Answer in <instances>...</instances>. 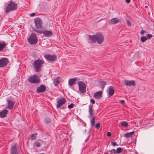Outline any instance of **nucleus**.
<instances>
[{
  "label": "nucleus",
  "instance_id": "f257e3e1",
  "mask_svg": "<svg viewBox=\"0 0 154 154\" xmlns=\"http://www.w3.org/2000/svg\"><path fill=\"white\" fill-rule=\"evenodd\" d=\"M44 63L43 60L38 59L35 60L33 63L32 65L36 72H39L41 70L42 66Z\"/></svg>",
  "mask_w": 154,
  "mask_h": 154
},
{
  "label": "nucleus",
  "instance_id": "f03ea898",
  "mask_svg": "<svg viewBox=\"0 0 154 154\" xmlns=\"http://www.w3.org/2000/svg\"><path fill=\"white\" fill-rule=\"evenodd\" d=\"M27 41L31 45L35 44L38 41L36 35L35 33H31L29 37L28 38Z\"/></svg>",
  "mask_w": 154,
  "mask_h": 154
},
{
  "label": "nucleus",
  "instance_id": "7ed1b4c3",
  "mask_svg": "<svg viewBox=\"0 0 154 154\" xmlns=\"http://www.w3.org/2000/svg\"><path fill=\"white\" fill-rule=\"evenodd\" d=\"M17 8V4L14 2L11 1L10 3L8 4L5 11L6 13L11 11H13L16 9Z\"/></svg>",
  "mask_w": 154,
  "mask_h": 154
},
{
  "label": "nucleus",
  "instance_id": "20e7f679",
  "mask_svg": "<svg viewBox=\"0 0 154 154\" xmlns=\"http://www.w3.org/2000/svg\"><path fill=\"white\" fill-rule=\"evenodd\" d=\"M28 82L33 84H38L40 82V78L36 75L30 76L28 79Z\"/></svg>",
  "mask_w": 154,
  "mask_h": 154
},
{
  "label": "nucleus",
  "instance_id": "39448f33",
  "mask_svg": "<svg viewBox=\"0 0 154 154\" xmlns=\"http://www.w3.org/2000/svg\"><path fill=\"white\" fill-rule=\"evenodd\" d=\"M33 30L39 33L43 34L45 36L47 37H49L53 35V32L51 31L46 30H38L35 28H33Z\"/></svg>",
  "mask_w": 154,
  "mask_h": 154
},
{
  "label": "nucleus",
  "instance_id": "423d86ee",
  "mask_svg": "<svg viewBox=\"0 0 154 154\" xmlns=\"http://www.w3.org/2000/svg\"><path fill=\"white\" fill-rule=\"evenodd\" d=\"M36 28L38 29L42 28V27L43 22L41 19L39 17H37L34 20Z\"/></svg>",
  "mask_w": 154,
  "mask_h": 154
},
{
  "label": "nucleus",
  "instance_id": "0eeeda50",
  "mask_svg": "<svg viewBox=\"0 0 154 154\" xmlns=\"http://www.w3.org/2000/svg\"><path fill=\"white\" fill-rule=\"evenodd\" d=\"M79 91L81 93L84 94L86 92V85L82 81H79L78 83Z\"/></svg>",
  "mask_w": 154,
  "mask_h": 154
},
{
  "label": "nucleus",
  "instance_id": "6e6552de",
  "mask_svg": "<svg viewBox=\"0 0 154 154\" xmlns=\"http://www.w3.org/2000/svg\"><path fill=\"white\" fill-rule=\"evenodd\" d=\"M11 154H19L17 149V144L15 143L11 147Z\"/></svg>",
  "mask_w": 154,
  "mask_h": 154
},
{
  "label": "nucleus",
  "instance_id": "1a4fd4ad",
  "mask_svg": "<svg viewBox=\"0 0 154 154\" xmlns=\"http://www.w3.org/2000/svg\"><path fill=\"white\" fill-rule=\"evenodd\" d=\"M44 57L47 60L51 62L54 61L57 58V56L55 54H46L45 55Z\"/></svg>",
  "mask_w": 154,
  "mask_h": 154
},
{
  "label": "nucleus",
  "instance_id": "9d476101",
  "mask_svg": "<svg viewBox=\"0 0 154 154\" xmlns=\"http://www.w3.org/2000/svg\"><path fill=\"white\" fill-rule=\"evenodd\" d=\"M8 59L6 58H2L0 59V67H4L8 64Z\"/></svg>",
  "mask_w": 154,
  "mask_h": 154
},
{
  "label": "nucleus",
  "instance_id": "9b49d317",
  "mask_svg": "<svg viewBox=\"0 0 154 154\" xmlns=\"http://www.w3.org/2000/svg\"><path fill=\"white\" fill-rule=\"evenodd\" d=\"M66 102V99L64 97H62L57 101V105L56 107L59 108Z\"/></svg>",
  "mask_w": 154,
  "mask_h": 154
},
{
  "label": "nucleus",
  "instance_id": "f8f14e48",
  "mask_svg": "<svg viewBox=\"0 0 154 154\" xmlns=\"http://www.w3.org/2000/svg\"><path fill=\"white\" fill-rule=\"evenodd\" d=\"M97 42L98 44H100L104 40V37L103 35L100 33H97Z\"/></svg>",
  "mask_w": 154,
  "mask_h": 154
},
{
  "label": "nucleus",
  "instance_id": "ddd939ff",
  "mask_svg": "<svg viewBox=\"0 0 154 154\" xmlns=\"http://www.w3.org/2000/svg\"><path fill=\"white\" fill-rule=\"evenodd\" d=\"M46 90V87L44 85H41L37 88L36 91L37 93H40L44 92Z\"/></svg>",
  "mask_w": 154,
  "mask_h": 154
},
{
  "label": "nucleus",
  "instance_id": "4468645a",
  "mask_svg": "<svg viewBox=\"0 0 154 154\" xmlns=\"http://www.w3.org/2000/svg\"><path fill=\"white\" fill-rule=\"evenodd\" d=\"M124 82H125V83L124 85L126 86H135V82L134 80L128 81V80H125Z\"/></svg>",
  "mask_w": 154,
  "mask_h": 154
},
{
  "label": "nucleus",
  "instance_id": "2eb2a0df",
  "mask_svg": "<svg viewBox=\"0 0 154 154\" xmlns=\"http://www.w3.org/2000/svg\"><path fill=\"white\" fill-rule=\"evenodd\" d=\"M102 95V92L101 91H100L95 93L94 95V97L97 99H100L101 98Z\"/></svg>",
  "mask_w": 154,
  "mask_h": 154
},
{
  "label": "nucleus",
  "instance_id": "dca6fc26",
  "mask_svg": "<svg viewBox=\"0 0 154 154\" xmlns=\"http://www.w3.org/2000/svg\"><path fill=\"white\" fill-rule=\"evenodd\" d=\"M89 37L92 43H95L97 41V34L93 35H89Z\"/></svg>",
  "mask_w": 154,
  "mask_h": 154
},
{
  "label": "nucleus",
  "instance_id": "f3484780",
  "mask_svg": "<svg viewBox=\"0 0 154 154\" xmlns=\"http://www.w3.org/2000/svg\"><path fill=\"white\" fill-rule=\"evenodd\" d=\"M7 101L8 103L7 108L9 109H12L13 107V105L14 104L15 102L10 100H8Z\"/></svg>",
  "mask_w": 154,
  "mask_h": 154
},
{
  "label": "nucleus",
  "instance_id": "a211bd4d",
  "mask_svg": "<svg viewBox=\"0 0 154 154\" xmlns=\"http://www.w3.org/2000/svg\"><path fill=\"white\" fill-rule=\"evenodd\" d=\"M77 80V79L76 77L74 78L70 79L69 80V84L70 86H72L76 83L75 81Z\"/></svg>",
  "mask_w": 154,
  "mask_h": 154
},
{
  "label": "nucleus",
  "instance_id": "6ab92c4d",
  "mask_svg": "<svg viewBox=\"0 0 154 154\" xmlns=\"http://www.w3.org/2000/svg\"><path fill=\"white\" fill-rule=\"evenodd\" d=\"M8 111L7 109H5L0 112V117L1 118H4L6 117Z\"/></svg>",
  "mask_w": 154,
  "mask_h": 154
},
{
  "label": "nucleus",
  "instance_id": "aec40b11",
  "mask_svg": "<svg viewBox=\"0 0 154 154\" xmlns=\"http://www.w3.org/2000/svg\"><path fill=\"white\" fill-rule=\"evenodd\" d=\"M120 21L119 19L117 18H113L111 19L110 20V23L112 24H115L117 23Z\"/></svg>",
  "mask_w": 154,
  "mask_h": 154
},
{
  "label": "nucleus",
  "instance_id": "412c9836",
  "mask_svg": "<svg viewBox=\"0 0 154 154\" xmlns=\"http://www.w3.org/2000/svg\"><path fill=\"white\" fill-rule=\"evenodd\" d=\"M6 45L4 42H0V51H2L5 47Z\"/></svg>",
  "mask_w": 154,
  "mask_h": 154
},
{
  "label": "nucleus",
  "instance_id": "4be33fe9",
  "mask_svg": "<svg viewBox=\"0 0 154 154\" xmlns=\"http://www.w3.org/2000/svg\"><path fill=\"white\" fill-rule=\"evenodd\" d=\"M60 77H57L56 79L53 82L55 85L57 86L60 83Z\"/></svg>",
  "mask_w": 154,
  "mask_h": 154
},
{
  "label": "nucleus",
  "instance_id": "5701e85b",
  "mask_svg": "<svg viewBox=\"0 0 154 154\" xmlns=\"http://www.w3.org/2000/svg\"><path fill=\"white\" fill-rule=\"evenodd\" d=\"M134 133V131L129 133H127L124 135V136L126 138H128L130 137Z\"/></svg>",
  "mask_w": 154,
  "mask_h": 154
},
{
  "label": "nucleus",
  "instance_id": "b1692460",
  "mask_svg": "<svg viewBox=\"0 0 154 154\" xmlns=\"http://www.w3.org/2000/svg\"><path fill=\"white\" fill-rule=\"evenodd\" d=\"M92 106H91L90 105L89 106V112L90 114V116H89V117L93 116V110L92 109Z\"/></svg>",
  "mask_w": 154,
  "mask_h": 154
},
{
  "label": "nucleus",
  "instance_id": "393cba45",
  "mask_svg": "<svg viewBox=\"0 0 154 154\" xmlns=\"http://www.w3.org/2000/svg\"><path fill=\"white\" fill-rule=\"evenodd\" d=\"M112 87L111 86L110 88H109V94L110 96H112L114 93V89L113 88H111Z\"/></svg>",
  "mask_w": 154,
  "mask_h": 154
},
{
  "label": "nucleus",
  "instance_id": "a878e982",
  "mask_svg": "<svg viewBox=\"0 0 154 154\" xmlns=\"http://www.w3.org/2000/svg\"><path fill=\"white\" fill-rule=\"evenodd\" d=\"M92 118L90 119L91 125L92 127H93L95 124V116H92Z\"/></svg>",
  "mask_w": 154,
  "mask_h": 154
},
{
  "label": "nucleus",
  "instance_id": "bb28decb",
  "mask_svg": "<svg viewBox=\"0 0 154 154\" xmlns=\"http://www.w3.org/2000/svg\"><path fill=\"white\" fill-rule=\"evenodd\" d=\"M100 84L101 86V88L103 90L106 85V82L105 81H101L100 82Z\"/></svg>",
  "mask_w": 154,
  "mask_h": 154
},
{
  "label": "nucleus",
  "instance_id": "cd10ccee",
  "mask_svg": "<svg viewBox=\"0 0 154 154\" xmlns=\"http://www.w3.org/2000/svg\"><path fill=\"white\" fill-rule=\"evenodd\" d=\"M120 124L122 126L126 128L128 126V123L125 121H123L120 122Z\"/></svg>",
  "mask_w": 154,
  "mask_h": 154
},
{
  "label": "nucleus",
  "instance_id": "c85d7f7f",
  "mask_svg": "<svg viewBox=\"0 0 154 154\" xmlns=\"http://www.w3.org/2000/svg\"><path fill=\"white\" fill-rule=\"evenodd\" d=\"M37 134L36 133H35L33 134H32L30 137V139L31 140H35L36 139Z\"/></svg>",
  "mask_w": 154,
  "mask_h": 154
},
{
  "label": "nucleus",
  "instance_id": "c756f323",
  "mask_svg": "<svg viewBox=\"0 0 154 154\" xmlns=\"http://www.w3.org/2000/svg\"><path fill=\"white\" fill-rule=\"evenodd\" d=\"M45 122L47 124H49L51 122V120L50 118H46L45 119Z\"/></svg>",
  "mask_w": 154,
  "mask_h": 154
},
{
  "label": "nucleus",
  "instance_id": "7c9ffc66",
  "mask_svg": "<svg viewBox=\"0 0 154 154\" xmlns=\"http://www.w3.org/2000/svg\"><path fill=\"white\" fill-rule=\"evenodd\" d=\"M147 40V38L146 36H141V41L142 42H145Z\"/></svg>",
  "mask_w": 154,
  "mask_h": 154
},
{
  "label": "nucleus",
  "instance_id": "2f4dec72",
  "mask_svg": "<svg viewBox=\"0 0 154 154\" xmlns=\"http://www.w3.org/2000/svg\"><path fill=\"white\" fill-rule=\"evenodd\" d=\"M122 148L120 147L118 148L117 149V153L119 154L122 151Z\"/></svg>",
  "mask_w": 154,
  "mask_h": 154
},
{
  "label": "nucleus",
  "instance_id": "473e14b6",
  "mask_svg": "<svg viewBox=\"0 0 154 154\" xmlns=\"http://www.w3.org/2000/svg\"><path fill=\"white\" fill-rule=\"evenodd\" d=\"M34 144L35 145V146L37 147H39L40 146V143L37 142V141H36L34 143Z\"/></svg>",
  "mask_w": 154,
  "mask_h": 154
},
{
  "label": "nucleus",
  "instance_id": "72a5a7b5",
  "mask_svg": "<svg viewBox=\"0 0 154 154\" xmlns=\"http://www.w3.org/2000/svg\"><path fill=\"white\" fill-rule=\"evenodd\" d=\"M74 106V104L73 103H71L70 105L68 106V108L71 109L73 108Z\"/></svg>",
  "mask_w": 154,
  "mask_h": 154
},
{
  "label": "nucleus",
  "instance_id": "f704fd0d",
  "mask_svg": "<svg viewBox=\"0 0 154 154\" xmlns=\"http://www.w3.org/2000/svg\"><path fill=\"white\" fill-rule=\"evenodd\" d=\"M111 144L114 146H117L118 145L115 142V141H112L111 142Z\"/></svg>",
  "mask_w": 154,
  "mask_h": 154
},
{
  "label": "nucleus",
  "instance_id": "c9c22d12",
  "mask_svg": "<svg viewBox=\"0 0 154 154\" xmlns=\"http://www.w3.org/2000/svg\"><path fill=\"white\" fill-rule=\"evenodd\" d=\"M110 152L114 154H117V151L115 149H112L110 151Z\"/></svg>",
  "mask_w": 154,
  "mask_h": 154
},
{
  "label": "nucleus",
  "instance_id": "e433bc0d",
  "mask_svg": "<svg viewBox=\"0 0 154 154\" xmlns=\"http://www.w3.org/2000/svg\"><path fill=\"white\" fill-rule=\"evenodd\" d=\"M95 127L96 128H99L100 127V124L99 123H97L95 125Z\"/></svg>",
  "mask_w": 154,
  "mask_h": 154
},
{
  "label": "nucleus",
  "instance_id": "4c0bfd02",
  "mask_svg": "<svg viewBox=\"0 0 154 154\" xmlns=\"http://www.w3.org/2000/svg\"><path fill=\"white\" fill-rule=\"evenodd\" d=\"M147 38L149 39L152 37V35L151 34H148L146 35Z\"/></svg>",
  "mask_w": 154,
  "mask_h": 154
},
{
  "label": "nucleus",
  "instance_id": "58836bf2",
  "mask_svg": "<svg viewBox=\"0 0 154 154\" xmlns=\"http://www.w3.org/2000/svg\"><path fill=\"white\" fill-rule=\"evenodd\" d=\"M112 135V134L111 132H108L107 133V135L108 137H110Z\"/></svg>",
  "mask_w": 154,
  "mask_h": 154
},
{
  "label": "nucleus",
  "instance_id": "ea45409f",
  "mask_svg": "<svg viewBox=\"0 0 154 154\" xmlns=\"http://www.w3.org/2000/svg\"><path fill=\"white\" fill-rule=\"evenodd\" d=\"M90 101H91V103H92L93 104H94L95 103V102L94 100L93 99H91L90 100Z\"/></svg>",
  "mask_w": 154,
  "mask_h": 154
},
{
  "label": "nucleus",
  "instance_id": "a19ab883",
  "mask_svg": "<svg viewBox=\"0 0 154 154\" xmlns=\"http://www.w3.org/2000/svg\"><path fill=\"white\" fill-rule=\"evenodd\" d=\"M120 103L122 104H123L125 103V101L124 100H120Z\"/></svg>",
  "mask_w": 154,
  "mask_h": 154
},
{
  "label": "nucleus",
  "instance_id": "79ce46f5",
  "mask_svg": "<svg viewBox=\"0 0 154 154\" xmlns=\"http://www.w3.org/2000/svg\"><path fill=\"white\" fill-rule=\"evenodd\" d=\"M145 32V31L144 30H142L140 32V34L141 35H143Z\"/></svg>",
  "mask_w": 154,
  "mask_h": 154
},
{
  "label": "nucleus",
  "instance_id": "37998d69",
  "mask_svg": "<svg viewBox=\"0 0 154 154\" xmlns=\"http://www.w3.org/2000/svg\"><path fill=\"white\" fill-rule=\"evenodd\" d=\"M127 24L128 26H131V25L130 21L128 20L127 21Z\"/></svg>",
  "mask_w": 154,
  "mask_h": 154
},
{
  "label": "nucleus",
  "instance_id": "c03bdc74",
  "mask_svg": "<svg viewBox=\"0 0 154 154\" xmlns=\"http://www.w3.org/2000/svg\"><path fill=\"white\" fill-rule=\"evenodd\" d=\"M35 15V14L34 13H32L31 15H30V16L32 17H33Z\"/></svg>",
  "mask_w": 154,
  "mask_h": 154
},
{
  "label": "nucleus",
  "instance_id": "a18cd8bd",
  "mask_svg": "<svg viewBox=\"0 0 154 154\" xmlns=\"http://www.w3.org/2000/svg\"><path fill=\"white\" fill-rule=\"evenodd\" d=\"M126 2L127 3H129L131 1V0H125Z\"/></svg>",
  "mask_w": 154,
  "mask_h": 154
},
{
  "label": "nucleus",
  "instance_id": "49530a36",
  "mask_svg": "<svg viewBox=\"0 0 154 154\" xmlns=\"http://www.w3.org/2000/svg\"><path fill=\"white\" fill-rule=\"evenodd\" d=\"M102 20V19H101V20H98V22H99L100 20Z\"/></svg>",
  "mask_w": 154,
  "mask_h": 154
},
{
  "label": "nucleus",
  "instance_id": "de8ad7c7",
  "mask_svg": "<svg viewBox=\"0 0 154 154\" xmlns=\"http://www.w3.org/2000/svg\"><path fill=\"white\" fill-rule=\"evenodd\" d=\"M39 154H45L44 153H41Z\"/></svg>",
  "mask_w": 154,
  "mask_h": 154
},
{
  "label": "nucleus",
  "instance_id": "09e8293b",
  "mask_svg": "<svg viewBox=\"0 0 154 154\" xmlns=\"http://www.w3.org/2000/svg\"><path fill=\"white\" fill-rule=\"evenodd\" d=\"M64 108H62V109H63Z\"/></svg>",
  "mask_w": 154,
  "mask_h": 154
}]
</instances>
